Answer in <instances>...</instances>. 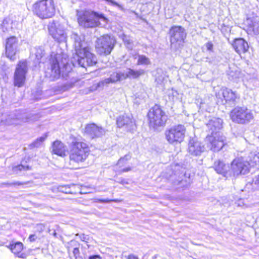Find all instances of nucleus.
<instances>
[{"mask_svg":"<svg viewBox=\"0 0 259 259\" xmlns=\"http://www.w3.org/2000/svg\"><path fill=\"white\" fill-rule=\"evenodd\" d=\"M71 38L74 41V47L78 65L83 67L95 65L96 56L91 52L90 48L84 42V36L73 33Z\"/></svg>","mask_w":259,"mask_h":259,"instance_id":"obj_1","label":"nucleus"},{"mask_svg":"<svg viewBox=\"0 0 259 259\" xmlns=\"http://www.w3.org/2000/svg\"><path fill=\"white\" fill-rule=\"evenodd\" d=\"M68 66V57L66 54L62 52L52 54L45 71L46 77L51 81H55L60 78L61 73L63 75L65 72H69Z\"/></svg>","mask_w":259,"mask_h":259,"instance_id":"obj_2","label":"nucleus"},{"mask_svg":"<svg viewBox=\"0 0 259 259\" xmlns=\"http://www.w3.org/2000/svg\"><path fill=\"white\" fill-rule=\"evenodd\" d=\"M77 20L80 26L84 28H95L100 25H106L108 19L103 14L91 10L77 12Z\"/></svg>","mask_w":259,"mask_h":259,"instance_id":"obj_3","label":"nucleus"},{"mask_svg":"<svg viewBox=\"0 0 259 259\" xmlns=\"http://www.w3.org/2000/svg\"><path fill=\"white\" fill-rule=\"evenodd\" d=\"M34 15L41 20L52 18L56 13L53 0H40L34 3L31 8Z\"/></svg>","mask_w":259,"mask_h":259,"instance_id":"obj_4","label":"nucleus"},{"mask_svg":"<svg viewBox=\"0 0 259 259\" xmlns=\"http://www.w3.org/2000/svg\"><path fill=\"white\" fill-rule=\"evenodd\" d=\"M89 151V147L86 143L82 142H73L69 152L70 165H78L84 162L88 156Z\"/></svg>","mask_w":259,"mask_h":259,"instance_id":"obj_5","label":"nucleus"},{"mask_svg":"<svg viewBox=\"0 0 259 259\" xmlns=\"http://www.w3.org/2000/svg\"><path fill=\"white\" fill-rule=\"evenodd\" d=\"M148 117L150 127L154 130L163 126L167 120V116L165 112L157 105H155L149 110Z\"/></svg>","mask_w":259,"mask_h":259,"instance_id":"obj_6","label":"nucleus"},{"mask_svg":"<svg viewBox=\"0 0 259 259\" xmlns=\"http://www.w3.org/2000/svg\"><path fill=\"white\" fill-rule=\"evenodd\" d=\"M230 116L234 122L241 124H248L254 118L251 110L246 107L239 106L234 108L231 111Z\"/></svg>","mask_w":259,"mask_h":259,"instance_id":"obj_7","label":"nucleus"},{"mask_svg":"<svg viewBox=\"0 0 259 259\" xmlns=\"http://www.w3.org/2000/svg\"><path fill=\"white\" fill-rule=\"evenodd\" d=\"M116 42L114 36L108 34L98 37L96 41V49L100 55H108L112 52Z\"/></svg>","mask_w":259,"mask_h":259,"instance_id":"obj_8","label":"nucleus"},{"mask_svg":"<svg viewBox=\"0 0 259 259\" xmlns=\"http://www.w3.org/2000/svg\"><path fill=\"white\" fill-rule=\"evenodd\" d=\"M48 28L49 34L56 41L59 42L66 41L67 35L64 24L54 20L49 23Z\"/></svg>","mask_w":259,"mask_h":259,"instance_id":"obj_9","label":"nucleus"},{"mask_svg":"<svg viewBox=\"0 0 259 259\" xmlns=\"http://www.w3.org/2000/svg\"><path fill=\"white\" fill-rule=\"evenodd\" d=\"M185 133V127L183 125L179 124L166 130L165 135L167 141L170 144H177L183 141Z\"/></svg>","mask_w":259,"mask_h":259,"instance_id":"obj_10","label":"nucleus"},{"mask_svg":"<svg viewBox=\"0 0 259 259\" xmlns=\"http://www.w3.org/2000/svg\"><path fill=\"white\" fill-rule=\"evenodd\" d=\"M39 118L37 114L18 112L16 114L10 115L6 119V123L8 125H17L24 122H32L37 120Z\"/></svg>","mask_w":259,"mask_h":259,"instance_id":"obj_11","label":"nucleus"},{"mask_svg":"<svg viewBox=\"0 0 259 259\" xmlns=\"http://www.w3.org/2000/svg\"><path fill=\"white\" fill-rule=\"evenodd\" d=\"M249 168L250 164L248 161H245L242 158L235 159L230 165V177L245 175L249 172Z\"/></svg>","mask_w":259,"mask_h":259,"instance_id":"obj_12","label":"nucleus"},{"mask_svg":"<svg viewBox=\"0 0 259 259\" xmlns=\"http://www.w3.org/2000/svg\"><path fill=\"white\" fill-rule=\"evenodd\" d=\"M28 71L26 60L20 61L18 63L14 76V84L19 88L22 87L25 81L26 74Z\"/></svg>","mask_w":259,"mask_h":259,"instance_id":"obj_13","label":"nucleus"},{"mask_svg":"<svg viewBox=\"0 0 259 259\" xmlns=\"http://www.w3.org/2000/svg\"><path fill=\"white\" fill-rule=\"evenodd\" d=\"M225 137L220 133L207 136L205 139L207 147L212 151L220 150L225 145Z\"/></svg>","mask_w":259,"mask_h":259,"instance_id":"obj_14","label":"nucleus"},{"mask_svg":"<svg viewBox=\"0 0 259 259\" xmlns=\"http://www.w3.org/2000/svg\"><path fill=\"white\" fill-rule=\"evenodd\" d=\"M18 40L15 36H11L6 40L5 55L11 60H14L18 51Z\"/></svg>","mask_w":259,"mask_h":259,"instance_id":"obj_15","label":"nucleus"},{"mask_svg":"<svg viewBox=\"0 0 259 259\" xmlns=\"http://www.w3.org/2000/svg\"><path fill=\"white\" fill-rule=\"evenodd\" d=\"M170 42L171 45L178 43L179 45L184 42L186 33L184 28L180 26H174L169 30Z\"/></svg>","mask_w":259,"mask_h":259,"instance_id":"obj_16","label":"nucleus"},{"mask_svg":"<svg viewBox=\"0 0 259 259\" xmlns=\"http://www.w3.org/2000/svg\"><path fill=\"white\" fill-rule=\"evenodd\" d=\"M106 132V130L95 123L88 124L84 129V134L91 139L100 138L104 136Z\"/></svg>","mask_w":259,"mask_h":259,"instance_id":"obj_17","label":"nucleus"},{"mask_svg":"<svg viewBox=\"0 0 259 259\" xmlns=\"http://www.w3.org/2000/svg\"><path fill=\"white\" fill-rule=\"evenodd\" d=\"M188 150L191 155L197 156L204 152V147L200 141L192 139L189 141Z\"/></svg>","mask_w":259,"mask_h":259,"instance_id":"obj_18","label":"nucleus"},{"mask_svg":"<svg viewBox=\"0 0 259 259\" xmlns=\"http://www.w3.org/2000/svg\"><path fill=\"white\" fill-rule=\"evenodd\" d=\"M116 123L118 127H124L127 131L133 129L135 125L131 116L126 114L119 116L117 119Z\"/></svg>","mask_w":259,"mask_h":259,"instance_id":"obj_19","label":"nucleus"},{"mask_svg":"<svg viewBox=\"0 0 259 259\" xmlns=\"http://www.w3.org/2000/svg\"><path fill=\"white\" fill-rule=\"evenodd\" d=\"M213 168L217 173L226 178L230 177V165L228 164H225L223 161L218 160L214 162Z\"/></svg>","mask_w":259,"mask_h":259,"instance_id":"obj_20","label":"nucleus"},{"mask_svg":"<svg viewBox=\"0 0 259 259\" xmlns=\"http://www.w3.org/2000/svg\"><path fill=\"white\" fill-rule=\"evenodd\" d=\"M50 150L52 153L61 157H64L66 155V147L59 140H56L53 143Z\"/></svg>","mask_w":259,"mask_h":259,"instance_id":"obj_21","label":"nucleus"},{"mask_svg":"<svg viewBox=\"0 0 259 259\" xmlns=\"http://www.w3.org/2000/svg\"><path fill=\"white\" fill-rule=\"evenodd\" d=\"M206 126L209 131L211 132V135L215 133L219 134L218 130H220L223 126V120L220 118L212 117L206 123Z\"/></svg>","mask_w":259,"mask_h":259,"instance_id":"obj_22","label":"nucleus"},{"mask_svg":"<svg viewBox=\"0 0 259 259\" xmlns=\"http://www.w3.org/2000/svg\"><path fill=\"white\" fill-rule=\"evenodd\" d=\"M232 46L235 51L239 54L245 53L248 50V45L243 38H236Z\"/></svg>","mask_w":259,"mask_h":259,"instance_id":"obj_23","label":"nucleus"},{"mask_svg":"<svg viewBox=\"0 0 259 259\" xmlns=\"http://www.w3.org/2000/svg\"><path fill=\"white\" fill-rule=\"evenodd\" d=\"M223 96L226 102H232L234 105L239 99V96L236 92H233L232 90L228 88H225L223 90Z\"/></svg>","mask_w":259,"mask_h":259,"instance_id":"obj_24","label":"nucleus"},{"mask_svg":"<svg viewBox=\"0 0 259 259\" xmlns=\"http://www.w3.org/2000/svg\"><path fill=\"white\" fill-rule=\"evenodd\" d=\"M122 72L124 80L126 78L136 79L145 73V71L142 69L134 70L131 68H127Z\"/></svg>","mask_w":259,"mask_h":259,"instance_id":"obj_25","label":"nucleus"},{"mask_svg":"<svg viewBox=\"0 0 259 259\" xmlns=\"http://www.w3.org/2000/svg\"><path fill=\"white\" fill-rule=\"evenodd\" d=\"M123 75L122 71L117 70L112 72L109 77L105 78L103 80L105 85H107L110 83H115L118 81L124 80Z\"/></svg>","mask_w":259,"mask_h":259,"instance_id":"obj_26","label":"nucleus"},{"mask_svg":"<svg viewBox=\"0 0 259 259\" xmlns=\"http://www.w3.org/2000/svg\"><path fill=\"white\" fill-rule=\"evenodd\" d=\"M8 248L12 251L15 254L18 255V256L21 258L25 257V254L21 253L19 255L23 249V244L20 242H16L14 243H11L8 246Z\"/></svg>","mask_w":259,"mask_h":259,"instance_id":"obj_27","label":"nucleus"},{"mask_svg":"<svg viewBox=\"0 0 259 259\" xmlns=\"http://www.w3.org/2000/svg\"><path fill=\"white\" fill-rule=\"evenodd\" d=\"M12 21L9 18H5L1 24L0 29L4 33L9 32L12 29Z\"/></svg>","mask_w":259,"mask_h":259,"instance_id":"obj_28","label":"nucleus"},{"mask_svg":"<svg viewBox=\"0 0 259 259\" xmlns=\"http://www.w3.org/2000/svg\"><path fill=\"white\" fill-rule=\"evenodd\" d=\"M32 55H35V59L38 63H40V60L45 54V51L41 47H35L31 51Z\"/></svg>","mask_w":259,"mask_h":259,"instance_id":"obj_29","label":"nucleus"},{"mask_svg":"<svg viewBox=\"0 0 259 259\" xmlns=\"http://www.w3.org/2000/svg\"><path fill=\"white\" fill-rule=\"evenodd\" d=\"M75 185L71 186H60L58 187V191L65 194H75V192L73 191V189L75 188Z\"/></svg>","mask_w":259,"mask_h":259,"instance_id":"obj_30","label":"nucleus"},{"mask_svg":"<svg viewBox=\"0 0 259 259\" xmlns=\"http://www.w3.org/2000/svg\"><path fill=\"white\" fill-rule=\"evenodd\" d=\"M138 57V65H149L151 63L150 59L144 55H139Z\"/></svg>","mask_w":259,"mask_h":259,"instance_id":"obj_31","label":"nucleus"},{"mask_svg":"<svg viewBox=\"0 0 259 259\" xmlns=\"http://www.w3.org/2000/svg\"><path fill=\"white\" fill-rule=\"evenodd\" d=\"M47 137V135L45 134V135L40 137V138H37L35 141H34L33 143L30 144L29 146L31 148L39 147Z\"/></svg>","mask_w":259,"mask_h":259,"instance_id":"obj_32","label":"nucleus"},{"mask_svg":"<svg viewBox=\"0 0 259 259\" xmlns=\"http://www.w3.org/2000/svg\"><path fill=\"white\" fill-rule=\"evenodd\" d=\"M30 183V182H20L19 181L14 182L13 183H2V185H5L6 187H11V186H24L27 185Z\"/></svg>","mask_w":259,"mask_h":259,"instance_id":"obj_33","label":"nucleus"},{"mask_svg":"<svg viewBox=\"0 0 259 259\" xmlns=\"http://www.w3.org/2000/svg\"><path fill=\"white\" fill-rule=\"evenodd\" d=\"M250 157V166H254V164H256L259 163V156L257 154L251 153L249 156Z\"/></svg>","mask_w":259,"mask_h":259,"instance_id":"obj_34","label":"nucleus"},{"mask_svg":"<svg viewBox=\"0 0 259 259\" xmlns=\"http://www.w3.org/2000/svg\"><path fill=\"white\" fill-rule=\"evenodd\" d=\"M156 77V81L160 83L163 81L164 79V75L163 73L162 70L161 69L158 68L156 70V74L155 75Z\"/></svg>","mask_w":259,"mask_h":259,"instance_id":"obj_35","label":"nucleus"},{"mask_svg":"<svg viewBox=\"0 0 259 259\" xmlns=\"http://www.w3.org/2000/svg\"><path fill=\"white\" fill-rule=\"evenodd\" d=\"M104 86H105V84L103 80H102L99 81L98 83L94 84L93 85H92L90 88V91L94 92L97 90L98 89H103Z\"/></svg>","mask_w":259,"mask_h":259,"instance_id":"obj_36","label":"nucleus"},{"mask_svg":"<svg viewBox=\"0 0 259 259\" xmlns=\"http://www.w3.org/2000/svg\"><path fill=\"white\" fill-rule=\"evenodd\" d=\"M30 169H31V167L29 166H25L22 164H20L13 167V170L15 172H17L18 171L27 170Z\"/></svg>","mask_w":259,"mask_h":259,"instance_id":"obj_37","label":"nucleus"},{"mask_svg":"<svg viewBox=\"0 0 259 259\" xmlns=\"http://www.w3.org/2000/svg\"><path fill=\"white\" fill-rule=\"evenodd\" d=\"M252 186L254 190H259V175L253 180Z\"/></svg>","mask_w":259,"mask_h":259,"instance_id":"obj_38","label":"nucleus"},{"mask_svg":"<svg viewBox=\"0 0 259 259\" xmlns=\"http://www.w3.org/2000/svg\"><path fill=\"white\" fill-rule=\"evenodd\" d=\"M131 158V156L130 154H126L123 157H121L119 159L118 161V164L120 165L129 160Z\"/></svg>","mask_w":259,"mask_h":259,"instance_id":"obj_39","label":"nucleus"},{"mask_svg":"<svg viewBox=\"0 0 259 259\" xmlns=\"http://www.w3.org/2000/svg\"><path fill=\"white\" fill-rule=\"evenodd\" d=\"M45 228V226L43 224H38L36 226L37 230L39 232H42L44 230Z\"/></svg>","mask_w":259,"mask_h":259,"instance_id":"obj_40","label":"nucleus"},{"mask_svg":"<svg viewBox=\"0 0 259 259\" xmlns=\"http://www.w3.org/2000/svg\"><path fill=\"white\" fill-rule=\"evenodd\" d=\"M207 50L209 51H212L213 45L211 42H208L205 44Z\"/></svg>","mask_w":259,"mask_h":259,"instance_id":"obj_41","label":"nucleus"},{"mask_svg":"<svg viewBox=\"0 0 259 259\" xmlns=\"http://www.w3.org/2000/svg\"><path fill=\"white\" fill-rule=\"evenodd\" d=\"M73 255L75 256H77L79 255V250L78 247H75L73 250Z\"/></svg>","mask_w":259,"mask_h":259,"instance_id":"obj_42","label":"nucleus"},{"mask_svg":"<svg viewBox=\"0 0 259 259\" xmlns=\"http://www.w3.org/2000/svg\"><path fill=\"white\" fill-rule=\"evenodd\" d=\"M36 238L37 237L35 234H31L29 236L28 239L30 240V241L33 242L36 240Z\"/></svg>","mask_w":259,"mask_h":259,"instance_id":"obj_43","label":"nucleus"},{"mask_svg":"<svg viewBox=\"0 0 259 259\" xmlns=\"http://www.w3.org/2000/svg\"><path fill=\"white\" fill-rule=\"evenodd\" d=\"M125 257L126 259H139L137 256L133 254H131L128 256H125Z\"/></svg>","mask_w":259,"mask_h":259,"instance_id":"obj_44","label":"nucleus"},{"mask_svg":"<svg viewBox=\"0 0 259 259\" xmlns=\"http://www.w3.org/2000/svg\"><path fill=\"white\" fill-rule=\"evenodd\" d=\"M80 238L81 240L87 242L88 240V235L82 234L80 236Z\"/></svg>","mask_w":259,"mask_h":259,"instance_id":"obj_45","label":"nucleus"},{"mask_svg":"<svg viewBox=\"0 0 259 259\" xmlns=\"http://www.w3.org/2000/svg\"><path fill=\"white\" fill-rule=\"evenodd\" d=\"M108 1L110 2L114 6H116L117 7H118V8H120V9H122V7L119 5L118 4H117L116 2H114L112 0H107Z\"/></svg>","mask_w":259,"mask_h":259,"instance_id":"obj_46","label":"nucleus"},{"mask_svg":"<svg viewBox=\"0 0 259 259\" xmlns=\"http://www.w3.org/2000/svg\"><path fill=\"white\" fill-rule=\"evenodd\" d=\"M206 62L211 64H216L218 61H215L213 59H211L209 58H206Z\"/></svg>","mask_w":259,"mask_h":259,"instance_id":"obj_47","label":"nucleus"},{"mask_svg":"<svg viewBox=\"0 0 259 259\" xmlns=\"http://www.w3.org/2000/svg\"><path fill=\"white\" fill-rule=\"evenodd\" d=\"M99 201L103 203H108L111 201H116L115 200H109V199H99Z\"/></svg>","mask_w":259,"mask_h":259,"instance_id":"obj_48","label":"nucleus"},{"mask_svg":"<svg viewBox=\"0 0 259 259\" xmlns=\"http://www.w3.org/2000/svg\"><path fill=\"white\" fill-rule=\"evenodd\" d=\"M89 259H101V257L99 255H94L89 256Z\"/></svg>","mask_w":259,"mask_h":259,"instance_id":"obj_49","label":"nucleus"},{"mask_svg":"<svg viewBox=\"0 0 259 259\" xmlns=\"http://www.w3.org/2000/svg\"><path fill=\"white\" fill-rule=\"evenodd\" d=\"M131 170V168L130 167H127V168H123L121 170V172H127V171H128L130 170Z\"/></svg>","mask_w":259,"mask_h":259,"instance_id":"obj_50","label":"nucleus"},{"mask_svg":"<svg viewBox=\"0 0 259 259\" xmlns=\"http://www.w3.org/2000/svg\"><path fill=\"white\" fill-rule=\"evenodd\" d=\"M124 41L126 45H130V44H131L130 40L125 39L124 40Z\"/></svg>","mask_w":259,"mask_h":259,"instance_id":"obj_51","label":"nucleus"},{"mask_svg":"<svg viewBox=\"0 0 259 259\" xmlns=\"http://www.w3.org/2000/svg\"><path fill=\"white\" fill-rule=\"evenodd\" d=\"M127 47L130 49V50H132L133 49V45L132 44H130V45H127Z\"/></svg>","mask_w":259,"mask_h":259,"instance_id":"obj_52","label":"nucleus"},{"mask_svg":"<svg viewBox=\"0 0 259 259\" xmlns=\"http://www.w3.org/2000/svg\"><path fill=\"white\" fill-rule=\"evenodd\" d=\"M52 235H53L54 236H55V237H56V236H57V233H56V232H55V231H54L53 232V233H52Z\"/></svg>","mask_w":259,"mask_h":259,"instance_id":"obj_53","label":"nucleus"},{"mask_svg":"<svg viewBox=\"0 0 259 259\" xmlns=\"http://www.w3.org/2000/svg\"><path fill=\"white\" fill-rule=\"evenodd\" d=\"M249 25H250V27L252 28H253L255 26V25L254 24H249Z\"/></svg>","mask_w":259,"mask_h":259,"instance_id":"obj_54","label":"nucleus"},{"mask_svg":"<svg viewBox=\"0 0 259 259\" xmlns=\"http://www.w3.org/2000/svg\"><path fill=\"white\" fill-rule=\"evenodd\" d=\"M75 259H81V257L77 255V256H75Z\"/></svg>","mask_w":259,"mask_h":259,"instance_id":"obj_55","label":"nucleus"},{"mask_svg":"<svg viewBox=\"0 0 259 259\" xmlns=\"http://www.w3.org/2000/svg\"><path fill=\"white\" fill-rule=\"evenodd\" d=\"M172 94L174 95V94H177V91H172Z\"/></svg>","mask_w":259,"mask_h":259,"instance_id":"obj_56","label":"nucleus"},{"mask_svg":"<svg viewBox=\"0 0 259 259\" xmlns=\"http://www.w3.org/2000/svg\"><path fill=\"white\" fill-rule=\"evenodd\" d=\"M121 183L123 184L125 183V182H124V180H122L121 181ZM126 184H127V183H126Z\"/></svg>","mask_w":259,"mask_h":259,"instance_id":"obj_57","label":"nucleus"},{"mask_svg":"<svg viewBox=\"0 0 259 259\" xmlns=\"http://www.w3.org/2000/svg\"><path fill=\"white\" fill-rule=\"evenodd\" d=\"M28 2L30 3L31 0H27Z\"/></svg>","mask_w":259,"mask_h":259,"instance_id":"obj_58","label":"nucleus"}]
</instances>
